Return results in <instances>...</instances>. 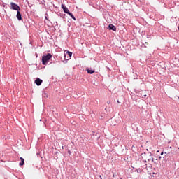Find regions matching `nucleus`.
<instances>
[{
	"label": "nucleus",
	"instance_id": "11",
	"mask_svg": "<svg viewBox=\"0 0 179 179\" xmlns=\"http://www.w3.org/2000/svg\"><path fill=\"white\" fill-rule=\"evenodd\" d=\"M149 156H151L150 154L145 155V163H148V162H149V161H148V159H149Z\"/></svg>",
	"mask_w": 179,
	"mask_h": 179
},
{
	"label": "nucleus",
	"instance_id": "10",
	"mask_svg": "<svg viewBox=\"0 0 179 179\" xmlns=\"http://www.w3.org/2000/svg\"><path fill=\"white\" fill-rule=\"evenodd\" d=\"M21 160V162H20V166H23V164H24V159H23V157H20V158Z\"/></svg>",
	"mask_w": 179,
	"mask_h": 179
},
{
	"label": "nucleus",
	"instance_id": "18",
	"mask_svg": "<svg viewBox=\"0 0 179 179\" xmlns=\"http://www.w3.org/2000/svg\"><path fill=\"white\" fill-rule=\"evenodd\" d=\"M178 99H179V97H178Z\"/></svg>",
	"mask_w": 179,
	"mask_h": 179
},
{
	"label": "nucleus",
	"instance_id": "5",
	"mask_svg": "<svg viewBox=\"0 0 179 179\" xmlns=\"http://www.w3.org/2000/svg\"><path fill=\"white\" fill-rule=\"evenodd\" d=\"M148 162H153V163H155V164H157V159H154L152 155H149V159H147Z\"/></svg>",
	"mask_w": 179,
	"mask_h": 179
},
{
	"label": "nucleus",
	"instance_id": "17",
	"mask_svg": "<svg viewBox=\"0 0 179 179\" xmlns=\"http://www.w3.org/2000/svg\"><path fill=\"white\" fill-rule=\"evenodd\" d=\"M159 159H162V157H159Z\"/></svg>",
	"mask_w": 179,
	"mask_h": 179
},
{
	"label": "nucleus",
	"instance_id": "8",
	"mask_svg": "<svg viewBox=\"0 0 179 179\" xmlns=\"http://www.w3.org/2000/svg\"><path fill=\"white\" fill-rule=\"evenodd\" d=\"M17 19L22 20V14L20 13V10L17 11Z\"/></svg>",
	"mask_w": 179,
	"mask_h": 179
},
{
	"label": "nucleus",
	"instance_id": "16",
	"mask_svg": "<svg viewBox=\"0 0 179 179\" xmlns=\"http://www.w3.org/2000/svg\"><path fill=\"white\" fill-rule=\"evenodd\" d=\"M178 30H179V26L178 27Z\"/></svg>",
	"mask_w": 179,
	"mask_h": 179
},
{
	"label": "nucleus",
	"instance_id": "1",
	"mask_svg": "<svg viewBox=\"0 0 179 179\" xmlns=\"http://www.w3.org/2000/svg\"><path fill=\"white\" fill-rule=\"evenodd\" d=\"M52 58V55L51 53H48L46 55L42 57V64L43 65H47L48 62H50V59Z\"/></svg>",
	"mask_w": 179,
	"mask_h": 179
},
{
	"label": "nucleus",
	"instance_id": "9",
	"mask_svg": "<svg viewBox=\"0 0 179 179\" xmlns=\"http://www.w3.org/2000/svg\"><path fill=\"white\" fill-rule=\"evenodd\" d=\"M86 71H87V73H90V75L94 73V70H90L89 69H87Z\"/></svg>",
	"mask_w": 179,
	"mask_h": 179
},
{
	"label": "nucleus",
	"instance_id": "13",
	"mask_svg": "<svg viewBox=\"0 0 179 179\" xmlns=\"http://www.w3.org/2000/svg\"><path fill=\"white\" fill-rule=\"evenodd\" d=\"M110 103H111V101H107V104H110Z\"/></svg>",
	"mask_w": 179,
	"mask_h": 179
},
{
	"label": "nucleus",
	"instance_id": "6",
	"mask_svg": "<svg viewBox=\"0 0 179 179\" xmlns=\"http://www.w3.org/2000/svg\"><path fill=\"white\" fill-rule=\"evenodd\" d=\"M108 29L110 30H113V31H117V27L115 26H114L113 24H109Z\"/></svg>",
	"mask_w": 179,
	"mask_h": 179
},
{
	"label": "nucleus",
	"instance_id": "4",
	"mask_svg": "<svg viewBox=\"0 0 179 179\" xmlns=\"http://www.w3.org/2000/svg\"><path fill=\"white\" fill-rule=\"evenodd\" d=\"M71 57H72V52L67 51L66 53H64V59H65V61H68V59H71Z\"/></svg>",
	"mask_w": 179,
	"mask_h": 179
},
{
	"label": "nucleus",
	"instance_id": "7",
	"mask_svg": "<svg viewBox=\"0 0 179 179\" xmlns=\"http://www.w3.org/2000/svg\"><path fill=\"white\" fill-rule=\"evenodd\" d=\"M35 83L36 85H37V86H40L43 83V80L40 78H36L35 80Z\"/></svg>",
	"mask_w": 179,
	"mask_h": 179
},
{
	"label": "nucleus",
	"instance_id": "3",
	"mask_svg": "<svg viewBox=\"0 0 179 179\" xmlns=\"http://www.w3.org/2000/svg\"><path fill=\"white\" fill-rule=\"evenodd\" d=\"M10 9H13V10L19 11V10H20V7L17 4H16L13 2H11L10 3Z\"/></svg>",
	"mask_w": 179,
	"mask_h": 179
},
{
	"label": "nucleus",
	"instance_id": "15",
	"mask_svg": "<svg viewBox=\"0 0 179 179\" xmlns=\"http://www.w3.org/2000/svg\"><path fill=\"white\" fill-rule=\"evenodd\" d=\"M163 154H164V152H161V156H163Z\"/></svg>",
	"mask_w": 179,
	"mask_h": 179
},
{
	"label": "nucleus",
	"instance_id": "14",
	"mask_svg": "<svg viewBox=\"0 0 179 179\" xmlns=\"http://www.w3.org/2000/svg\"><path fill=\"white\" fill-rule=\"evenodd\" d=\"M72 152L70 151V150H69V155H71Z\"/></svg>",
	"mask_w": 179,
	"mask_h": 179
},
{
	"label": "nucleus",
	"instance_id": "12",
	"mask_svg": "<svg viewBox=\"0 0 179 179\" xmlns=\"http://www.w3.org/2000/svg\"><path fill=\"white\" fill-rule=\"evenodd\" d=\"M141 171H142V170H141L140 169H137V173H141Z\"/></svg>",
	"mask_w": 179,
	"mask_h": 179
},
{
	"label": "nucleus",
	"instance_id": "2",
	"mask_svg": "<svg viewBox=\"0 0 179 179\" xmlns=\"http://www.w3.org/2000/svg\"><path fill=\"white\" fill-rule=\"evenodd\" d=\"M62 9H63L64 13H67V15H69V16H71V17L73 18V20H76V18H75L73 14L69 12V10L64 4H62Z\"/></svg>",
	"mask_w": 179,
	"mask_h": 179
}]
</instances>
